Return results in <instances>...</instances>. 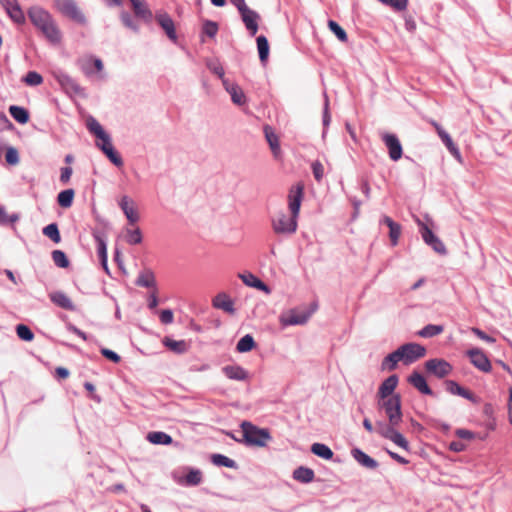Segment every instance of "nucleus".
Segmentation results:
<instances>
[{"instance_id":"f257e3e1","label":"nucleus","mask_w":512,"mask_h":512,"mask_svg":"<svg viewBox=\"0 0 512 512\" xmlns=\"http://www.w3.org/2000/svg\"><path fill=\"white\" fill-rule=\"evenodd\" d=\"M378 407L385 411L388 422H377V433L381 437L392 441L397 446L408 451L409 443L406 438L398 431V426L402 422L401 396L393 395L388 399L378 400Z\"/></svg>"},{"instance_id":"f03ea898","label":"nucleus","mask_w":512,"mask_h":512,"mask_svg":"<svg viewBox=\"0 0 512 512\" xmlns=\"http://www.w3.org/2000/svg\"><path fill=\"white\" fill-rule=\"evenodd\" d=\"M304 196V184L298 182L293 185L288 194V208L290 215L284 212L277 213L272 219L274 233L291 235L297 231L300 207Z\"/></svg>"},{"instance_id":"7ed1b4c3","label":"nucleus","mask_w":512,"mask_h":512,"mask_svg":"<svg viewBox=\"0 0 512 512\" xmlns=\"http://www.w3.org/2000/svg\"><path fill=\"white\" fill-rule=\"evenodd\" d=\"M28 17L38 31L53 45L62 42V32L52 15L39 6H33L28 10Z\"/></svg>"},{"instance_id":"20e7f679","label":"nucleus","mask_w":512,"mask_h":512,"mask_svg":"<svg viewBox=\"0 0 512 512\" xmlns=\"http://www.w3.org/2000/svg\"><path fill=\"white\" fill-rule=\"evenodd\" d=\"M426 355L424 346L418 343H406L401 345L394 352L388 354L381 363L383 371H393L399 362L410 365Z\"/></svg>"},{"instance_id":"39448f33","label":"nucleus","mask_w":512,"mask_h":512,"mask_svg":"<svg viewBox=\"0 0 512 512\" xmlns=\"http://www.w3.org/2000/svg\"><path fill=\"white\" fill-rule=\"evenodd\" d=\"M244 442L247 445L264 447L271 439L270 433L267 429H261L248 421L241 423Z\"/></svg>"},{"instance_id":"423d86ee","label":"nucleus","mask_w":512,"mask_h":512,"mask_svg":"<svg viewBox=\"0 0 512 512\" xmlns=\"http://www.w3.org/2000/svg\"><path fill=\"white\" fill-rule=\"evenodd\" d=\"M56 9L65 17L79 24H85L86 18L74 0H56Z\"/></svg>"},{"instance_id":"0eeeda50","label":"nucleus","mask_w":512,"mask_h":512,"mask_svg":"<svg viewBox=\"0 0 512 512\" xmlns=\"http://www.w3.org/2000/svg\"><path fill=\"white\" fill-rule=\"evenodd\" d=\"M317 309V305L313 304L311 309L309 311H297L295 309L289 310L286 313H283L279 320L280 323L283 326H289V325H302L305 324L310 316L315 312Z\"/></svg>"},{"instance_id":"6e6552de","label":"nucleus","mask_w":512,"mask_h":512,"mask_svg":"<svg viewBox=\"0 0 512 512\" xmlns=\"http://www.w3.org/2000/svg\"><path fill=\"white\" fill-rule=\"evenodd\" d=\"M425 369L427 373L432 374L437 378H444L451 374L453 367L444 359L434 358L425 362Z\"/></svg>"},{"instance_id":"1a4fd4ad","label":"nucleus","mask_w":512,"mask_h":512,"mask_svg":"<svg viewBox=\"0 0 512 512\" xmlns=\"http://www.w3.org/2000/svg\"><path fill=\"white\" fill-rule=\"evenodd\" d=\"M381 139L388 149L390 159L393 161H398L401 159L403 155V149L398 137L392 133H383Z\"/></svg>"},{"instance_id":"9d476101","label":"nucleus","mask_w":512,"mask_h":512,"mask_svg":"<svg viewBox=\"0 0 512 512\" xmlns=\"http://www.w3.org/2000/svg\"><path fill=\"white\" fill-rule=\"evenodd\" d=\"M471 363L480 371L488 373L491 371V363L485 353L477 348L471 349L467 352Z\"/></svg>"},{"instance_id":"9b49d317","label":"nucleus","mask_w":512,"mask_h":512,"mask_svg":"<svg viewBox=\"0 0 512 512\" xmlns=\"http://www.w3.org/2000/svg\"><path fill=\"white\" fill-rule=\"evenodd\" d=\"M430 124L435 128L437 131L438 136L441 138L449 152L457 159L461 158L460 151L458 147L454 144L452 141L450 135L441 127L439 123H437L434 120L430 121Z\"/></svg>"},{"instance_id":"f8f14e48","label":"nucleus","mask_w":512,"mask_h":512,"mask_svg":"<svg viewBox=\"0 0 512 512\" xmlns=\"http://www.w3.org/2000/svg\"><path fill=\"white\" fill-rule=\"evenodd\" d=\"M155 19L160 27L164 30L167 37L172 41H176L177 34L172 18L167 13H158L156 14Z\"/></svg>"},{"instance_id":"ddd939ff","label":"nucleus","mask_w":512,"mask_h":512,"mask_svg":"<svg viewBox=\"0 0 512 512\" xmlns=\"http://www.w3.org/2000/svg\"><path fill=\"white\" fill-rule=\"evenodd\" d=\"M0 3L14 22L24 23L25 17L17 0H0Z\"/></svg>"},{"instance_id":"4468645a","label":"nucleus","mask_w":512,"mask_h":512,"mask_svg":"<svg viewBox=\"0 0 512 512\" xmlns=\"http://www.w3.org/2000/svg\"><path fill=\"white\" fill-rule=\"evenodd\" d=\"M101 140V144H97L100 149L105 153V155L110 159L112 163H114L116 166H121L123 164V161L121 157L118 155L117 152H115L112 143L110 141V138L107 134L105 136L98 138Z\"/></svg>"},{"instance_id":"2eb2a0df","label":"nucleus","mask_w":512,"mask_h":512,"mask_svg":"<svg viewBox=\"0 0 512 512\" xmlns=\"http://www.w3.org/2000/svg\"><path fill=\"white\" fill-rule=\"evenodd\" d=\"M212 306L216 309L223 310L226 313L234 314L235 308H234V302L230 298V296L224 292L218 293L213 299H212Z\"/></svg>"},{"instance_id":"dca6fc26","label":"nucleus","mask_w":512,"mask_h":512,"mask_svg":"<svg viewBox=\"0 0 512 512\" xmlns=\"http://www.w3.org/2000/svg\"><path fill=\"white\" fill-rule=\"evenodd\" d=\"M398 384V377L397 375H391L388 378H386L382 384L379 387L378 390V397L379 400L388 399L389 397L393 396V392Z\"/></svg>"},{"instance_id":"f3484780","label":"nucleus","mask_w":512,"mask_h":512,"mask_svg":"<svg viewBox=\"0 0 512 512\" xmlns=\"http://www.w3.org/2000/svg\"><path fill=\"white\" fill-rule=\"evenodd\" d=\"M241 18L246 29L254 36L258 31V21L261 19L260 15L252 9H248L241 14Z\"/></svg>"},{"instance_id":"a211bd4d","label":"nucleus","mask_w":512,"mask_h":512,"mask_svg":"<svg viewBox=\"0 0 512 512\" xmlns=\"http://www.w3.org/2000/svg\"><path fill=\"white\" fill-rule=\"evenodd\" d=\"M119 205L131 224H134L139 220V214L133 200L127 196H123Z\"/></svg>"},{"instance_id":"6ab92c4d","label":"nucleus","mask_w":512,"mask_h":512,"mask_svg":"<svg viewBox=\"0 0 512 512\" xmlns=\"http://www.w3.org/2000/svg\"><path fill=\"white\" fill-rule=\"evenodd\" d=\"M408 382L419 392L425 395H432L433 392L428 386L425 378L420 373L414 371L409 377Z\"/></svg>"},{"instance_id":"aec40b11","label":"nucleus","mask_w":512,"mask_h":512,"mask_svg":"<svg viewBox=\"0 0 512 512\" xmlns=\"http://www.w3.org/2000/svg\"><path fill=\"white\" fill-rule=\"evenodd\" d=\"M445 384L447 391L450 392L451 394L459 395L472 402H477L474 394L470 390L461 387L457 382L453 380H448L445 382Z\"/></svg>"},{"instance_id":"412c9836","label":"nucleus","mask_w":512,"mask_h":512,"mask_svg":"<svg viewBox=\"0 0 512 512\" xmlns=\"http://www.w3.org/2000/svg\"><path fill=\"white\" fill-rule=\"evenodd\" d=\"M80 67L86 75H92L94 71L101 72L103 69V63L100 59L92 57H85L80 60Z\"/></svg>"},{"instance_id":"4be33fe9","label":"nucleus","mask_w":512,"mask_h":512,"mask_svg":"<svg viewBox=\"0 0 512 512\" xmlns=\"http://www.w3.org/2000/svg\"><path fill=\"white\" fill-rule=\"evenodd\" d=\"M223 85L226 91L231 95V99L235 104L242 105L245 103V95L238 85L230 83L227 79H223Z\"/></svg>"},{"instance_id":"5701e85b","label":"nucleus","mask_w":512,"mask_h":512,"mask_svg":"<svg viewBox=\"0 0 512 512\" xmlns=\"http://www.w3.org/2000/svg\"><path fill=\"white\" fill-rule=\"evenodd\" d=\"M265 138L270 146V149L275 158H278L281 155V149L279 144V138L269 125L264 127Z\"/></svg>"},{"instance_id":"b1692460","label":"nucleus","mask_w":512,"mask_h":512,"mask_svg":"<svg viewBox=\"0 0 512 512\" xmlns=\"http://www.w3.org/2000/svg\"><path fill=\"white\" fill-rule=\"evenodd\" d=\"M162 343L170 351L176 354H183L188 351L189 345L185 340H173L170 337H164Z\"/></svg>"},{"instance_id":"393cba45","label":"nucleus","mask_w":512,"mask_h":512,"mask_svg":"<svg viewBox=\"0 0 512 512\" xmlns=\"http://www.w3.org/2000/svg\"><path fill=\"white\" fill-rule=\"evenodd\" d=\"M51 301L66 310L73 311L75 306L71 299L63 292H53L50 294Z\"/></svg>"},{"instance_id":"a878e982","label":"nucleus","mask_w":512,"mask_h":512,"mask_svg":"<svg viewBox=\"0 0 512 512\" xmlns=\"http://www.w3.org/2000/svg\"><path fill=\"white\" fill-rule=\"evenodd\" d=\"M381 222L388 226L390 241L392 245L395 246L398 243L399 237L401 235L400 224L394 222L389 216H384Z\"/></svg>"},{"instance_id":"bb28decb","label":"nucleus","mask_w":512,"mask_h":512,"mask_svg":"<svg viewBox=\"0 0 512 512\" xmlns=\"http://www.w3.org/2000/svg\"><path fill=\"white\" fill-rule=\"evenodd\" d=\"M352 455L358 463H360L362 466L366 468L375 469L378 466L376 460H374L373 458H371L369 455H367L358 448L352 450Z\"/></svg>"},{"instance_id":"cd10ccee","label":"nucleus","mask_w":512,"mask_h":512,"mask_svg":"<svg viewBox=\"0 0 512 512\" xmlns=\"http://www.w3.org/2000/svg\"><path fill=\"white\" fill-rule=\"evenodd\" d=\"M132 4V9L135 15L144 20H150L152 18V12L148 8L147 4L141 0H130Z\"/></svg>"},{"instance_id":"c85d7f7f","label":"nucleus","mask_w":512,"mask_h":512,"mask_svg":"<svg viewBox=\"0 0 512 512\" xmlns=\"http://www.w3.org/2000/svg\"><path fill=\"white\" fill-rule=\"evenodd\" d=\"M138 286L156 289V278L152 270L142 271L136 281Z\"/></svg>"},{"instance_id":"c756f323","label":"nucleus","mask_w":512,"mask_h":512,"mask_svg":"<svg viewBox=\"0 0 512 512\" xmlns=\"http://www.w3.org/2000/svg\"><path fill=\"white\" fill-rule=\"evenodd\" d=\"M224 374L229 378L233 380H246L248 377L247 372L240 366L236 365H228L223 368Z\"/></svg>"},{"instance_id":"7c9ffc66","label":"nucleus","mask_w":512,"mask_h":512,"mask_svg":"<svg viewBox=\"0 0 512 512\" xmlns=\"http://www.w3.org/2000/svg\"><path fill=\"white\" fill-rule=\"evenodd\" d=\"M315 473L312 469L300 466L293 472V478L301 483H310L314 480Z\"/></svg>"},{"instance_id":"2f4dec72","label":"nucleus","mask_w":512,"mask_h":512,"mask_svg":"<svg viewBox=\"0 0 512 512\" xmlns=\"http://www.w3.org/2000/svg\"><path fill=\"white\" fill-rule=\"evenodd\" d=\"M147 440L152 444L163 445H170L173 442L170 435L161 431L149 432L147 435Z\"/></svg>"},{"instance_id":"473e14b6","label":"nucleus","mask_w":512,"mask_h":512,"mask_svg":"<svg viewBox=\"0 0 512 512\" xmlns=\"http://www.w3.org/2000/svg\"><path fill=\"white\" fill-rule=\"evenodd\" d=\"M9 113L20 124H26L29 121V113L23 107L12 105L9 107Z\"/></svg>"},{"instance_id":"72a5a7b5","label":"nucleus","mask_w":512,"mask_h":512,"mask_svg":"<svg viewBox=\"0 0 512 512\" xmlns=\"http://www.w3.org/2000/svg\"><path fill=\"white\" fill-rule=\"evenodd\" d=\"M259 58L262 63H266L269 56V43L265 36L260 35L256 39Z\"/></svg>"},{"instance_id":"f704fd0d","label":"nucleus","mask_w":512,"mask_h":512,"mask_svg":"<svg viewBox=\"0 0 512 512\" xmlns=\"http://www.w3.org/2000/svg\"><path fill=\"white\" fill-rule=\"evenodd\" d=\"M75 192L73 189H66L61 191L57 196V202L62 208H69L74 199Z\"/></svg>"},{"instance_id":"c9c22d12","label":"nucleus","mask_w":512,"mask_h":512,"mask_svg":"<svg viewBox=\"0 0 512 512\" xmlns=\"http://www.w3.org/2000/svg\"><path fill=\"white\" fill-rule=\"evenodd\" d=\"M311 451L318 457L326 460H330L333 457V451L327 445L322 443H314L311 446Z\"/></svg>"},{"instance_id":"e433bc0d","label":"nucleus","mask_w":512,"mask_h":512,"mask_svg":"<svg viewBox=\"0 0 512 512\" xmlns=\"http://www.w3.org/2000/svg\"><path fill=\"white\" fill-rule=\"evenodd\" d=\"M240 278L246 285H248L250 287H254V288H258V289L267 291V286L258 277H256L252 273L241 274Z\"/></svg>"},{"instance_id":"4c0bfd02","label":"nucleus","mask_w":512,"mask_h":512,"mask_svg":"<svg viewBox=\"0 0 512 512\" xmlns=\"http://www.w3.org/2000/svg\"><path fill=\"white\" fill-rule=\"evenodd\" d=\"M96 241H97V244H98V247H97V252H98V256H99V259H100V262H101V265L103 267V269L108 272V265H107V247H106V243L105 241L99 237V236H96Z\"/></svg>"},{"instance_id":"58836bf2","label":"nucleus","mask_w":512,"mask_h":512,"mask_svg":"<svg viewBox=\"0 0 512 512\" xmlns=\"http://www.w3.org/2000/svg\"><path fill=\"white\" fill-rule=\"evenodd\" d=\"M444 331L442 325H426L423 329L418 332V335L423 338H430L441 334Z\"/></svg>"},{"instance_id":"ea45409f","label":"nucleus","mask_w":512,"mask_h":512,"mask_svg":"<svg viewBox=\"0 0 512 512\" xmlns=\"http://www.w3.org/2000/svg\"><path fill=\"white\" fill-rule=\"evenodd\" d=\"M255 347V341L249 334L243 336L237 343L236 349L240 353L249 352Z\"/></svg>"},{"instance_id":"a19ab883","label":"nucleus","mask_w":512,"mask_h":512,"mask_svg":"<svg viewBox=\"0 0 512 512\" xmlns=\"http://www.w3.org/2000/svg\"><path fill=\"white\" fill-rule=\"evenodd\" d=\"M43 234L51 239L54 243L61 241L60 232L56 223H51L43 228Z\"/></svg>"},{"instance_id":"79ce46f5","label":"nucleus","mask_w":512,"mask_h":512,"mask_svg":"<svg viewBox=\"0 0 512 512\" xmlns=\"http://www.w3.org/2000/svg\"><path fill=\"white\" fill-rule=\"evenodd\" d=\"M417 224L419 225L420 227V233H421V236L424 240V242L427 244V245H430L431 242L437 238V236L432 232V230L425 224L423 223L420 219H417Z\"/></svg>"},{"instance_id":"37998d69","label":"nucleus","mask_w":512,"mask_h":512,"mask_svg":"<svg viewBox=\"0 0 512 512\" xmlns=\"http://www.w3.org/2000/svg\"><path fill=\"white\" fill-rule=\"evenodd\" d=\"M417 224L419 225L420 227V233H421V236L424 240V242L427 244V245H430L431 242L437 238V236L432 232V230L425 224L423 223L420 219H417Z\"/></svg>"},{"instance_id":"c03bdc74","label":"nucleus","mask_w":512,"mask_h":512,"mask_svg":"<svg viewBox=\"0 0 512 512\" xmlns=\"http://www.w3.org/2000/svg\"><path fill=\"white\" fill-rule=\"evenodd\" d=\"M52 259L55 265L61 268H67L70 264L66 254L61 250H54Z\"/></svg>"},{"instance_id":"a18cd8bd","label":"nucleus","mask_w":512,"mask_h":512,"mask_svg":"<svg viewBox=\"0 0 512 512\" xmlns=\"http://www.w3.org/2000/svg\"><path fill=\"white\" fill-rule=\"evenodd\" d=\"M328 27L337 36V38L340 41H342V42L347 41L348 37H347L345 30L337 22H335L333 20H329Z\"/></svg>"},{"instance_id":"49530a36","label":"nucleus","mask_w":512,"mask_h":512,"mask_svg":"<svg viewBox=\"0 0 512 512\" xmlns=\"http://www.w3.org/2000/svg\"><path fill=\"white\" fill-rule=\"evenodd\" d=\"M16 333H17L18 337L24 341H32L34 339L33 332L31 331V329L28 326H26L24 324L17 325Z\"/></svg>"},{"instance_id":"de8ad7c7","label":"nucleus","mask_w":512,"mask_h":512,"mask_svg":"<svg viewBox=\"0 0 512 512\" xmlns=\"http://www.w3.org/2000/svg\"><path fill=\"white\" fill-rule=\"evenodd\" d=\"M212 462L218 466H224L228 468L235 467V462L222 454H214L212 456Z\"/></svg>"},{"instance_id":"09e8293b","label":"nucleus","mask_w":512,"mask_h":512,"mask_svg":"<svg viewBox=\"0 0 512 512\" xmlns=\"http://www.w3.org/2000/svg\"><path fill=\"white\" fill-rule=\"evenodd\" d=\"M87 127L97 138L103 137L106 134L100 123L93 118L88 120Z\"/></svg>"},{"instance_id":"8fccbe9b","label":"nucleus","mask_w":512,"mask_h":512,"mask_svg":"<svg viewBox=\"0 0 512 512\" xmlns=\"http://www.w3.org/2000/svg\"><path fill=\"white\" fill-rule=\"evenodd\" d=\"M24 81L27 85H30V86H37V85H40L42 84L43 82V77L35 72V71H29L25 78H24Z\"/></svg>"},{"instance_id":"3c124183","label":"nucleus","mask_w":512,"mask_h":512,"mask_svg":"<svg viewBox=\"0 0 512 512\" xmlns=\"http://www.w3.org/2000/svg\"><path fill=\"white\" fill-rule=\"evenodd\" d=\"M126 240L129 244H139L142 241V234L139 228L127 230Z\"/></svg>"},{"instance_id":"603ef678","label":"nucleus","mask_w":512,"mask_h":512,"mask_svg":"<svg viewBox=\"0 0 512 512\" xmlns=\"http://www.w3.org/2000/svg\"><path fill=\"white\" fill-rule=\"evenodd\" d=\"M5 160L10 165H16L19 163V153L14 147H9L5 153Z\"/></svg>"},{"instance_id":"864d4df0","label":"nucleus","mask_w":512,"mask_h":512,"mask_svg":"<svg viewBox=\"0 0 512 512\" xmlns=\"http://www.w3.org/2000/svg\"><path fill=\"white\" fill-rule=\"evenodd\" d=\"M18 219L17 214L8 215L4 207L0 205V224L15 223Z\"/></svg>"},{"instance_id":"5fc2aeb1","label":"nucleus","mask_w":512,"mask_h":512,"mask_svg":"<svg viewBox=\"0 0 512 512\" xmlns=\"http://www.w3.org/2000/svg\"><path fill=\"white\" fill-rule=\"evenodd\" d=\"M385 5L391 6L392 8L402 11L407 7V0H379Z\"/></svg>"},{"instance_id":"6e6d98bb","label":"nucleus","mask_w":512,"mask_h":512,"mask_svg":"<svg viewBox=\"0 0 512 512\" xmlns=\"http://www.w3.org/2000/svg\"><path fill=\"white\" fill-rule=\"evenodd\" d=\"M218 25L212 21H206L203 25V33L209 37H214L217 34Z\"/></svg>"},{"instance_id":"4d7b16f0","label":"nucleus","mask_w":512,"mask_h":512,"mask_svg":"<svg viewBox=\"0 0 512 512\" xmlns=\"http://www.w3.org/2000/svg\"><path fill=\"white\" fill-rule=\"evenodd\" d=\"M159 318H160V321L162 324L167 325V324H171L173 322L174 315H173L172 310L164 309V310L160 311Z\"/></svg>"},{"instance_id":"13d9d810","label":"nucleus","mask_w":512,"mask_h":512,"mask_svg":"<svg viewBox=\"0 0 512 512\" xmlns=\"http://www.w3.org/2000/svg\"><path fill=\"white\" fill-rule=\"evenodd\" d=\"M312 170L315 179L320 182L324 175V166L319 161H316L312 164Z\"/></svg>"},{"instance_id":"bf43d9fd","label":"nucleus","mask_w":512,"mask_h":512,"mask_svg":"<svg viewBox=\"0 0 512 512\" xmlns=\"http://www.w3.org/2000/svg\"><path fill=\"white\" fill-rule=\"evenodd\" d=\"M432 249L439 254H446L447 250L444 243L437 237L429 245Z\"/></svg>"},{"instance_id":"052dcab7","label":"nucleus","mask_w":512,"mask_h":512,"mask_svg":"<svg viewBox=\"0 0 512 512\" xmlns=\"http://www.w3.org/2000/svg\"><path fill=\"white\" fill-rule=\"evenodd\" d=\"M101 354L114 363H119L121 360V357L117 353L107 348H102Z\"/></svg>"},{"instance_id":"680f3d73","label":"nucleus","mask_w":512,"mask_h":512,"mask_svg":"<svg viewBox=\"0 0 512 512\" xmlns=\"http://www.w3.org/2000/svg\"><path fill=\"white\" fill-rule=\"evenodd\" d=\"M186 481L190 485H197L201 481V473L199 471H191L186 476Z\"/></svg>"},{"instance_id":"e2e57ef3","label":"nucleus","mask_w":512,"mask_h":512,"mask_svg":"<svg viewBox=\"0 0 512 512\" xmlns=\"http://www.w3.org/2000/svg\"><path fill=\"white\" fill-rule=\"evenodd\" d=\"M121 20H122V23H123L126 27H128V28H130V29H132V30H134V31H137V30H138V27H137V26L135 25V23L133 22L132 17H131V16H130V14H128L127 12H123V13L121 14Z\"/></svg>"},{"instance_id":"0e129e2a","label":"nucleus","mask_w":512,"mask_h":512,"mask_svg":"<svg viewBox=\"0 0 512 512\" xmlns=\"http://www.w3.org/2000/svg\"><path fill=\"white\" fill-rule=\"evenodd\" d=\"M60 83L62 85L69 86L71 89H73L76 92L80 90L79 85L73 79H71L69 76H62L60 79Z\"/></svg>"},{"instance_id":"69168bd1","label":"nucleus","mask_w":512,"mask_h":512,"mask_svg":"<svg viewBox=\"0 0 512 512\" xmlns=\"http://www.w3.org/2000/svg\"><path fill=\"white\" fill-rule=\"evenodd\" d=\"M472 332L481 340H484L489 343H494L495 339L489 335H487L485 332L480 330L479 328H472Z\"/></svg>"},{"instance_id":"338daca9","label":"nucleus","mask_w":512,"mask_h":512,"mask_svg":"<svg viewBox=\"0 0 512 512\" xmlns=\"http://www.w3.org/2000/svg\"><path fill=\"white\" fill-rule=\"evenodd\" d=\"M455 434L461 439L472 440L474 438L473 432L466 429H457Z\"/></svg>"},{"instance_id":"774afa93","label":"nucleus","mask_w":512,"mask_h":512,"mask_svg":"<svg viewBox=\"0 0 512 512\" xmlns=\"http://www.w3.org/2000/svg\"><path fill=\"white\" fill-rule=\"evenodd\" d=\"M72 175V168L71 167H64L61 169V175L60 180L63 183H67L70 180V177Z\"/></svg>"}]
</instances>
